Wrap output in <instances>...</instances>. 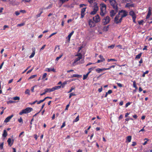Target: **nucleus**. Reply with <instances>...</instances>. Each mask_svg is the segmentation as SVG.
Instances as JSON below:
<instances>
[{
	"label": "nucleus",
	"mask_w": 152,
	"mask_h": 152,
	"mask_svg": "<svg viewBox=\"0 0 152 152\" xmlns=\"http://www.w3.org/2000/svg\"><path fill=\"white\" fill-rule=\"evenodd\" d=\"M96 0H88V2L90 4H92L93 3L94 1H95Z\"/></svg>",
	"instance_id": "49530a36"
},
{
	"label": "nucleus",
	"mask_w": 152,
	"mask_h": 152,
	"mask_svg": "<svg viewBox=\"0 0 152 152\" xmlns=\"http://www.w3.org/2000/svg\"><path fill=\"white\" fill-rule=\"evenodd\" d=\"M106 69L105 68H104L103 69H100L99 68H98L97 69H96V71L98 73H100L101 72L104 71V70H106Z\"/></svg>",
	"instance_id": "dca6fc26"
},
{
	"label": "nucleus",
	"mask_w": 152,
	"mask_h": 152,
	"mask_svg": "<svg viewBox=\"0 0 152 152\" xmlns=\"http://www.w3.org/2000/svg\"><path fill=\"white\" fill-rule=\"evenodd\" d=\"M117 85L120 87H122V85L120 83H117Z\"/></svg>",
	"instance_id": "0e129e2a"
},
{
	"label": "nucleus",
	"mask_w": 152,
	"mask_h": 152,
	"mask_svg": "<svg viewBox=\"0 0 152 152\" xmlns=\"http://www.w3.org/2000/svg\"><path fill=\"white\" fill-rule=\"evenodd\" d=\"M43 12V11H41L40 12V13L37 14V18H38V17H39L41 15V14Z\"/></svg>",
	"instance_id": "09e8293b"
},
{
	"label": "nucleus",
	"mask_w": 152,
	"mask_h": 152,
	"mask_svg": "<svg viewBox=\"0 0 152 152\" xmlns=\"http://www.w3.org/2000/svg\"><path fill=\"white\" fill-rule=\"evenodd\" d=\"M115 65H114L110 66L109 68H106V69H107L106 70H109L111 68H115Z\"/></svg>",
	"instance_id": "c9c22d12"
},
{
	"label": "nucleus",
	"mask_w": 152,
	"mask_h": 152,
	"mask_svg": "<svg viewBox=\"0 0 152 152\" xmlns=\"http://www.w3.org/2000/svg\"><path fill=\"white\" fill-rule=\"evenodd\" d=\"M134 4H130L129 3H127L125 7H127L128 8H130L131 7H134Z\"/></svg>",
	"instance_id": "f3484780"
},
{
	"label": "nucleus",
	"mask_w": 152,
	"mask_h": 152,
	"mask_svg": "<svg viewBox=\"0 0 152 152\" xmlns=\"http://www.w3.org/2000/svg\"><path fill=\"white\" fill-rule=\"evenodd\" d=\"M33 68H32L30 70H28L26 73L27 74H28L29 73H30L31 72V71H32V70H33Z\"/></svg>",
	"instance_id": "69168bd1"
},
{
	"label": "nucleus",
	"mask_w": 152,
	"mask_h": 152,
	"mask_svg": "<svg viewBox=\"0 0 152 152\" xmlns=\"http://www.w3.org/2000/svg\"><path fill=\"white\" fill-rule=\"evenodd\" d=\"M98 9L99 7L97 6V3L94 2L93 10L91 12L90 14L94 15L96 14Z\"/></svg>",
	"instance_id": "423d86ee"
},
{
	"label": "nucleus",
	"mask_w": 152,
	"mask_h": 152,
	"mask_svg": "<svg viewBox=\"0 0 152 152\" xmlns=\"http://www.w3.org/2000/svg\"><path fill=\"white\" fill-rule=\"evenodd\" d=\"M128 15V12L126 10H122L119 11L118 13L114 19V22L118 24L121 23L123 18L126 17Z\"/></svg>",
	"instance_id": "f257e3e1"
},
{
	"label": "nucleus",
	"mask_w": 152,
	"mask_h": 152,
	"mask_svg": "<svg viewBox=\"0 0 152 152\" xmlns=\"http://www.w3.org/2000/svg\"><path fill=\"white\" fill-rule=\"evenodd\" d=\"M13 115H12L10 116L7 117L5 119L4 121V122L5 123H7L9 122L11 119L13 117Z\"/></svg>",
	"instance_id": "ddd939ff"
},
{
	"label": "nucleus",
	"mask_w": 152,
	"mask_h": 152,
	"mask_svg": "<svg viewBox=\"0 0 152 152\" xmlns=\"http://www.w3.org/2000/svg\"><path fill=\"white\" fill-rule=\"evenodd\" d=\"M76 56H78V57H81L82 58V56L81 54L80 53H78L76 55Z\"/></svg>",
	"instance_id": "a18cd8bd"
},
{
	"label": "nucleus",
	"mask_w": 152,
	"mask_h": 152,
	"mask_svg": "<svg viewBox=\"0 0 152 152\" xmlns=\"http://www.w3.org/2000/svg\"><path fill=\"white\" fill-rule=\"evenodd\" d=\"M132 139V137L131 136H129L127 137L126 138V140L128 142H130L131 141Z\"/></svg>",
	"instance_id": "5701e85b"
},
{
	"label": "nucleus",
	"mask_w": 152,
	"mask_h": 152,
	"mask_svg": "<svg viewBox=\"0 0 152 152\" xmlns=\"http://www.w3.org/2000/svg\"><path fill=\"white\" fill-rule=\"evenodd\" d=\"M89 25L90 27H94V25L93 21L90 20L88 21Z\"/></svg>",
	"instance_id": "a211bd4d"
},
{
	"label": "nucleus",
	"mask_w": 152,
	"mask_h": 152,
	"mask_svg": "<svg viewBox=\"0 0 152 152\" xmlns=\"http://www.w3.org/2000/svg\"><path fill=\"white\" fill-rule=\"evenodd\" d=\"M132 146H135L136 145V142H132Z\"/></svg>",
	"instance_id": "e2e57ef3"
},
{
	"label": "nucleus",
	"mask_w": 152,
	"mask_h": 152,
	"mask_svg": "<svg viewBox=\"0 0 152 152\" xmlns=\"http://www.w3.org/2000/svg\"><path fill=\"white\" fill-rule=\"evenodd\" d=\"M88 75H89V74L88 73H87V74L86 75H84L83 76V80H84L86 79L87 78Z\"/></svg>",
	"instance_id": "c756f323"
},
{
	"label": "nucleus",
	"mask_w": 152,
	"mask_h": 152,
	"mask_svg": "<svg viewBox=\"0 0 152 152\" xmlns=\"http://www.w3.org/2000/svg\"><path fill=\"white\" fill-rule=\"evenodd\" d=\"M99 58L101 59V60L103 61H105V59L103 58L102 55H99Z\"/></svg>",
	"instance_id": "c85d7f7f"
},
{
	"label": "nucleus",
	"mask_w": 152,
	"mask_h": 152,
	"mask_svg": "<svg viewBox=\"0 0 152 152\" xmlns=\"http://www.w3.org/2000/svg\"><path fill=\"white\" fill-rule=\"evenodd\" d=\"M82 58H81V57H78L77 58H76L74 60V61L73 62V63H75L77 62L78 61L80 60V59H82Z\"/></svg>",
	"instance_id": "a878e982"
},
{
	"label": "nucleus",
	"mask_w": 152,
	"mask_h": 152,
	"mask_svg": "<svg viewBox=\"0 0 152 152\" xmlns=\"http://www.w3.org/2000/svg\"><path fill=\"white\" fill-rule=\"evenodd\" d=\"M25 24L24 23H22L20 24H18L17 25L18 26H21L24 25Z\"/></svg>",
	"instance_id": "de8ad7c7"
},
{
	"label": "nucleus",
	"mask_w": 152,
	"mask_h": 152,
	"mask_svg": "<svg viewBox=\"0 0 152 152\" xmlns=\"http://www.w3.org/2000/svg\"><path fill=\"white\" fill-rule=\"evenodd\" d=\"M111 5L113 7V9H118L117 4L115 0H108Z\"/></svg>",
	"instance_id": "39448f33"
},
{
	"label": "nucleus",
	"mask_w": 152,
	"mask_h": 152,
	"mask_svg": "<svg viewBox=\"0 0 152 152\" xmlns=\"http://www.w3.org/2000/svg\"><path fill=\"white\" fill-rule=\"evenodd\" d=\"M151 10L152 8L151 7H149L148 9V12L146 17V19H148L150 17L151 14Z\"/></svg>",
	"instance_id": "9b49d317"
},
{
	"label": "nucleus",
	"mask_w": 152,
	"mask_h": 152,
	"mask_svg": "<svg viewBox=\"0 0 152 152\" xmlns=\"http://www.w3.org/2000/svg\"><path fill=\"white\" fill-rule=\"evenodd\" d=\"M102 87H101V88H99L98 89V91L100 93L102 91Z\"/></svg>",
	"instance_id": "6e6d98bb"
},
{
	"label": "nucleus",
	"mask_w": 152,
	"mask_h": 152,
	"mask_svg": "<svg viewBox=\"0 0 152 152\" xmlns=\"http://www.w3.org/2000/svg\"><path fill=\"white\" fill-rule=\"evenodd\" d=\"M45 71H47L49 72H50L51 71H53L54 72H56V70L54 68H46L45 69Z\"/></svg>",
	"instance_id": "4468645a"
},
{
	"label": "nucleus",
	"mask_w": 152,
	"mask_h": 152,
	"mask_svg": "<svg viewBox=\"0 0 152 152\" xmlns=\"http://www.w3.org/2000/svg\"><path fill=\"white\" fill-rule=\"evenodd\" d=\"M7 132L6 130H4L3 133L2 134V136L4 137H7Z\"/></svg>",
	"instance_id": "4be33fe9"
},
{
	"label": "nucleus",
	"mask_w": 152,
	"mask_h": 152,
	"mask_svg": "<svg viewBox=\"0 0 152 152\" xmlns=\"http://www.w3.org/2000/svg\"><path fill=\"white\" fill-rule=\"evenodd\" d=\"M46 46V45H44L42 47L40 48V50H43L44 49V48H45V46Z\"/></svg>",
	"instance_id": "338daca9"
},
{
	"label": "nucleus",
	"mask_w": 152,
	"mask_h": 152,
	"mask_svg": "<svg viewBox=\"0 0 152 152\" xmlns=\"http://www.w3.org/2000/svg\"><path fill=\"white\" fill-rule=\"evenodd\" d=\"M74 31H72V32L69 34L68 35L67 37L68 38V40L69 41L71 37L73 35Z\"/></svg>",
	"instance_id": "6ab92c4d"
},
{
	"label": "nucleus",
	"mask_w": 152,
	"mask_h": 152,
	"mask_svg": "<svg viewBox=\"0 0 152 152\" xmlns=\"http://www.w3.org/2000/svg\"><path fill=\"white\" fill-rule=\"evenodd\" d=\"M37 102V100H36L33 102L32 103H29V104H30L31 105H33L36 102Z\"/></svg>",
	"instance_id": "052dcab7"
},
{
	"label": "nucleus",
	"mask_w": 152,
	"mask_h": 152,
	"mask_svg": "<svg viewBox=\"0 0 152 152\" xmlns=\"http://www.w3.org/2000/svg\"><path fill=\"white\" fill-rule=\"evenodd\" d=\"M93 20L95 23H97L99 22L101 20L100 16L98 15H97L93 17Z\"/></svg>",
	"instance_id": "9d476101"
},
{
	"label": "nucleus",
	"mask_w": 152,
	"mask_h": 152,
	"mask_svg": "<svg viewBox=\"0 0 152 152\" xmlns=\"http://www.w3.org/2000/svg\"><path fill=\"white\" fill-rule=\"evenodd\" d=\"M4 143L3 142L0 145V149H2L3 148Z\"/></svg>",
	"instance_id": "864d4df0"
},
{
	"label": "nucleus",
	"mask_w": 152,
	"mask_h": 152,
	"mask_svg": "<svg viewBox=\"0 0 152 152\" xmlns=\"http://www.w3.org/2000/svg\"><path fill=\"white\" fill-rule=\"evenodd\" d=\"M111 61H116L117 60L114 59H107V61L108 62H110Z\"/></svg>",
	"instance_id": "79ce46f5"
},
{
	"label": "nucleus",
	"mask_w": 152,
	"mask_h": 152,
	"mask_svg": "<svg viewBox=\"0 0 152 152\" xmlns=\"http://www.w3.org/2000/svg\"><path fill=\"white\" fill-rule=\"evenodd\" d=\"M29 92H30L29 90L28 89H27L26 90V91L25 92V93L26 94H28L29 95H30Z\"/></svg>",
	"instance_id": "a19ab883"
},
{
	"label": "nucleus",
	"mask_w": 152,
	"mask_h": 152,
	"mask_svg": "<svg viewBox=\"0 0 152 152\" xmlns=\"http://www.w3.org/2000/svg\"><path fill=\"white\" fill-rule=\"evenodd\" d=\"M79 116L78 115L75 119V120L74 121V122H77L79 120Z\"/></svg>",
	"instance_id": "58836bf2"
},
{
	"label": "nucleus",
	"mask_w": 152,
	"mask_h": 152,
	"mask_svg": "<svg viewBox=\"0 0 152 152\" xmlns=\"http://www.w3.org/2000/svg\"><path fill=\"white\" fill-rule=\"evenodd\" d=\"M63 56V54H61L58 57H57L56 59V61H58L59 59L60 58Z\"/></svg>",
	"instance_id": "2f4dec72"
},
{
	"label": "nucleus",
	"mask_w": 152,
	"mask_h": 152,
	"mask_svg": "<svg viewBox=\"0 0 152 152\" xmlns=\"http://www.w3.org/2000/svg\"><path fill=\"white\" fill-rule=\"evenodd\" d=\"M100 15L102 16H104L106 12V6L104 3H102L100 4Z\"/></svg>",
	"instance_id": "f03ea898"
},
{
	"label": "nucleus",
	"mask_w": 152,
	"mask_h": 152,
	"mask_svg": "<svg viewBox=\"0 0 152 152\" xmlns=\"http://www.w3.org/2000/svg\"><path fill=\"white\" fill-rule=\"evenodd\" d=\"M37 76V75H31L29 78V79H33V78H35V77H36Z\"/></svg>",
	"instance_id": "4c0bfd02"
},
{
	"label": "nucleus",
	"mask_w": 152,
	"mask_h": 152,
	"mask_svg": "<svg viewBox=\"0 0 152 152\" xmlns=\"http://www.w3.org/2000/svg\"><path fill=\"white\" fill-rule=\"evenodd\" d=\"M133 86L136 89H137V87L136 85L135 81H133Z\"/></svg>",
	"instance_id": "473e14b6"
},
{
	"label": "nucleus",
	"mask_w": 152,
	"mask_h": 152,
	"mask_svg": "<svg viewBox=\"0 0 152 152\" xmlns=\"http://www.w3.org/2000/svg\"><path fill=\"white\" fill-rule=\"evenodd\" d=\"M15 102L11 101V100H10L9 101L7 102V104H12L13 103H14Z\"/></svg>",
	"instance_id": "c03bdc74"
},
{
	"label": "nucleus",
	"mask_w": 152,
	"mask_h": 152,
	"mask_svg": "<svg viewBox=\"0 0 152 152\" xmlns=\"http://www.w3.org/2000/svg\"><path fill=\"white\" fill-rule=\"evenodd\" d=\"M9 27V26L7 25H5L3 27V30H4L6 28H8Z\"/></svg>",
	"instance_id": "774afa93"
},
{
	"label": "nucleus",
	"mask_w": 152,
	"mask_h": 152,
	"mask_svg": "<svg viewBox=\"0 0 152 152\" xmlns=\"http://www.w3.org/2000/svg\"><path fill=\"white\" fill-rule=\"evenodd\" d=\"M61 88V86H55L51 88H46L45 89V91L46 93L48 92H50L53 91L55 90L59 89Z\"/></svg>",
	"instance_id": "20e7f679"
},
{
	"label": "nucleus",
	"mask_w": 152,
	"mask_h": 152,
	"mask_svg": "<svg viewBox=\"0 0 152 152\" xmlns=\"http://www.w3.org/2000/svg\"><path fill=\"white\" fill-rule=\"evenodd\" d=\"M59 1V4L60 5V7H61L62 5L64 3L67 1H68L69 0H58Z\"/></svg>",
	"instance_id": "2eb2a0df"
},
{
	"label": "nucleus",
	"mask_w": 152,
	"mask_h": 152,
	"mask_svg": "<svg viewBox=\"0 0 152 152\" xmlns=\"http://www.w3.org/2000/svg\"><path fill=\"white\" fill-rule=\"evenodd\" d=\"M82 76L81 75H78V74H73L72 75L71 77H77V78H79L80 77H81Z\"/></svg>",
	"instance_id": "aec40b11"
},
{
	"label": "nucleus",
	"mask_w": 152,
	"mask_h": 152,
	"mask_svg": "<svg viewBox=\"0 0 152 152\" xmlns=\"http://www.w3.org/2000/svg\"><path fill=\"white\" fill-rule=\"evenodd\" d=\"M114 9L110 10V15L112 18H113L118 11V9Z\"/></svg>",
	"instance_id": "6e6552de"
},
{
	"label": "nucleus",
	"mask_w": 152,
	"mask_h": 152,
	"mask_svg": "<svg viewBox=\"0 0 152 152\" xmlns=\"http://www.w3.org/2000/svg\"><path fill=\"white\" fill-rule=\"evenodd\" d=\"M52 7V4H50L48 6L46 7L45 8V9H50Z\"/></svg>",
	"instance_id": "f704fd0d"
},
{
	"label": "nucleus",
	"mask_w": 152,
	"mask_h": 152,
	"mask_svg": "<svg viewBox=\"0 0 152 152\" xmlns=\"http://www.w3.org/2000/svg\"><path fill=\"white\" fill-rule=\"evenodd\" d=\"M109 27V25L105 26L104 27L103 30L105 31H107L108 30Z\"/></svg>",
	"instance_id": "cd10ccee"
},
{
	"label": "nucleus",
	"mask_w": 152,
	"mask_h": 152,
	"mask_svg": "<svg viewBox=\"0 0 152 152\" xmlns=\"http://www.w3.org/2000/svg\"><path fill=\"white\" fill-rule=\"evenodd\" d=\"M85 15V13L81 12V18H83L84 17Z\"/></svg>",
	"instance_id": "8fccbe9b"
},
{
	"label": "nucleus",
	"mask_w": 152,
	"mask_h": 152,
	"mask_svg": "<svg viewBox=\"0 0 152 152\" xmlns=\"http://www.w3.org/2000/svg\"><path fill=\"white\" fill-rule=\"evenodd\" d=\"M35 51L34 49V50H33V52H32L31 55L29 56V58H31L34 56V55L35 54Z\"/></svg>",
	"instance_id": "393cba45"
},
{
	"label": "nucleus",
	"mask_w": 152,
	"mask_h": 152,
	"mask_svg": "<svg viewBox=\"0 0 152 152\" xmlns=\"http://www.w3.org/2000/svg\"><path fill=\"white\" fill-rule=\"evenodd\" d=\"M18 121L20 123L23 122V119L21 118L18 119Z\"/></svg>",
	"instance_id": "3c124183"
},
{
	"label": "nucleus",
	"mask_w": 152,
	"mask_h": 152,
	"mask_svg": "<svg viewBox=\"0 0 152 152\" xmlns=\"http://www.w3.org/2000/svg\"><path fill=\"white\" fill-rule=\"evenodd\" d=\"M129 15L132 16L133 22L134 23H136L135 20L136 16V14L134 12V11L133 10L130 11L129 12Z\"/></svg>",
	"instance_id": "1a4fd4ad"
},
{
	"label": "nucleus",
	"mask_w": 152,
	"mask_h": 152,
	"mask_svg": "<svg viewBox=\"0 0 152 152\" xmlns=\"http://www.w3.org/2000/svg\"><path fill=\"white\" fill-rule=\"evenodd\" d=\"M112 90H108L107 92V93L108 94H110L112 93Z\"/></svg>",
	"instance_id": "5fc2aeb1"
},
{
	"label": "nucleus",
	"mask_w": 152,
	"mask_h": 152,
	"mask_svg": "<svg viewBox=\"0 0 152 152\" xmlns=\"http://www.w3.org/2000/svg\"><path fill=\"white\" fill-rule=\"evenodd\" d=\"M142 55V53H139L138 55L136 56L135 59H140Z\"/></svg>",
	"instance_id": "b1692460"
},
{
	"label": "nucleus",
	"mask_w": 152,
	"mask_h": 152,
	"mask_svg": "<svg viewBox=\"0 0 152 152\" xmlns=\"http://www.w3.org/2000/svg\"><path fill=\"white\" fill-rule=\"evenodd\" d=\"M131 103L130 102H128L125 105V107H127L129 105H130Z\"/></svg>",
	"instance_id": "13d9d810"
},
{
	"label": "nucleus",
	"mask_w": 152,
	"mask_h": 152,
	"mask_svg": "<svg viewBox=\"0 0 152 152\" xmlns=\"http://www.w3.org/2000/svg\"><path fill=\"white\" fill-rule=\"evenodd\" d=\"M66 84V83H63L61 85V86H61V87H62V88H64V86H65V84Z\"/></svg>",
	"instance_id": "603ef678"
},
{
	"label": "nucleus",
	"mask_w": 152,
	"mask_h": 152,
	"mask_svg": "<svg viewBox=\"0 0 152 152\" xmlns=\"http://www.w3.org/2000/svg\"><path fill=\"white\" fill-rule=\"evenodd\" d=\"M35 86H34L31 87V91L32 92H34V87Z\"/></svg>",
	"instance_id": "680f3d73"
},
{
	"label": "nucleus",
	"mask_w": 152,
	"mask_h": 152,
	"mask_svg": "<svg viewBox=\"0 0 152 152\" xmlns=\"http://www.w3.org/2000/svg\"><path fill=\"white\" fill-rule=\"evenodd\" d=\"M14 141V140L13 139L12 140L10 138H9L7 141L10 147L11 146L13 145Z\"/></svg>",
	"instance_id": "f8f14e48"
},
{
	"label": "nucleus",
	"mask_w": 152,
	"mask_h": 152,
	"mask_svg": "<svg viewBox=\"0 0 152 152\" xmlns=\"http://www.w3.org/2000/svg\"><path fill=\"white\" fill-rule=\"evenodd\" d=\"M75 87H72L69 90V91L68 92V93H70L73 90H74V89H75Z\"/></svg>",
	"instance_id": "ea45409f"
},
{
	"label": "nucleus",
	"mask_w": 152,
	"mask_h": 152,
	"mask_svg": "<svg viewBox=\"0 0 152 152\" xmlns=\"http://www.w3.org/2000/svg\"><path fill=\"white\" fill-rule=\"evenodd\" d=\"M12 99L14 100H19L20 99V98L19 96H16L13 97Z\"/></svg>",
	"instance_id": "bb28decb"
},
{
	"label": "nucleus",
	"mask_w": 152,
	"mask_h": 152,
	"mask_svg": "<svg viewBox=\"0 0 152 152\" xmlns=\"http://www.w3.org/2000/svg\"><path fill=\"white\" fill-rule=\"evenodd\" d=\"M115 45V44L114 45H111L108 46L107 47V48H108L113 49L114 48Z\"/></svg>",
	"instance_id": "7c9ffc66"
},
{
	"label": "nucleus",
	"mask_w": 152,
	"mask_h": 152,
	"mask_svg": "<svg viewBox=\"0 0 152 152\" xmlns=\"http://www.w3.org/2000/svg\"><path fill=\"white\" fill-rule=\"evenodd\" d=\"M96 67L94 66L92 67H91L90 68H89L88 69V73L89 74L91 73L92 71L94 69L96 68Z\"/></svg>",
	"instance_id": "412c9836"
},
{
	"label": "nucleus",
	"mask_w": 152,
	"mask_h": 152,
	"mask_svg": "<svg viewBox=\"0 0 152 152\" xmlns=\"http://www.w3.org/2000/svg\"><path fill=\"white\" fill-rule=\"evenodd\" d=\"M110 21V18L109 16H107L104 17L102 19V23L104 25L108 24Z\"/></svg>",
	"instance_id": "0eeeda50"
},
{
	"label": "nucleus",
	"mask_w": 152,
	"mask_h": 152,
	"mask_svg": "<svg viewBox=\"0 0 152 152\" xmlns=\"http://www.w3.org/2000/svg\"><path fill=\"white\" fill-rule=\"evenodd\" d=\"M15 14L16 15L18 16L20 15V13L19 12L17 11L15 12Z\"/></svg>",
	"instance_id": "4d7b16f0"
},
{
	"label": "nucleus",
	"mask_w": 152,
	"mask_h": 152,
	"mask_svg": "<svg viewBox=\"0 0 152 152\" xmlns=\"http://www.w3.org/2000/svg\"><path fill=\"white\" fill-rule=\"evenodd\" d=\"M86 9V7H85V8H83L81 10V12L85 13Z\"/></svg>",
	"instance_id": "37998d69"
},
{
	"label": "nucleus",
	"mask_w": 152,
	"mask_h": 152,
	"mask_svg": "<svg viewBox=\"0 0 152 152\" xmlns=\"http://www.w3.org/2000/svg\"><path fill=\"white\" fill-rule=\"evenodd\" d=\"M47 75V74L46 73H45L42 77V79H44V78L46 77Z\"/></svg>",
	"instance_id": "e433bc0d"
},
{
	"label": "nucleus",
	"mask_w": 152,
	"mask_h": 152,
	"mask_svg": "<svg viewBox=\"0 0 152 152\" xmlns=\"http://www.w3.org/2000/svg\"><path fill=\"white\" fill-rule=\"evenodd\" d=\"M65 122H64L63 123L62 125L61 126V128H62L63 127H64L65 126Z\"/></svg>",
	"instance_id": "bf43d9fd"
},
{
	"label": "nucleus",
	"mask_w": 152,
	"mask_h": 152,
	"mask_svg": "<svg viewBox=\"0 0 152 152\" xmlns=\"http://www.w3.org/2000/svg\"><path fill=\"white\" fill-rule=\"evenodd\" d=\"M149 71L148 70L146 71L145 72H144L142 75V77H145V75L146 74H147L148 73Z\"/></svg>",
	"instance_id": "72a5a7b5"
},
{
	"label": "nucleus",
	"mask_w": 152,
	"mask_h": 152,
	"mask_svg": "<svg viewBox=\"0 0 152 152\" xmlns=\"http://www.w3.org/2000/svg\"><path fill=\"white\" fill-rule=\"evenodd\" d=\"M33 109L32 108L28 107L25 109L23 110L21 112H20L19 114L20 115H22L23 114H27L30 113L31 111H32Z\"/></svg>",
	"instance_id": "7ed1b4c3"
}]
</instances>
